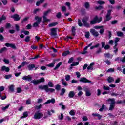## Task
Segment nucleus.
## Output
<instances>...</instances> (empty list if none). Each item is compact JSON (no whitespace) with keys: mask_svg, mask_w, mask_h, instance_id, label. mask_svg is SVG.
I'll return each mask as SVG.
<instances>
[{"mask_svg":"<svg viewBox=\"0 0 125 125\" xmlns=\"http://www.w3.org/2000/svg\"><path fill=\"white\" fill-rule=\"evenodd\" d=\"M61 65H62V62H61L56 65L55 68H54V70L55 71L57 70V69H58V68H59Z\"/></svg>","mask_w":125,"mask_h":125,"instance_id":"nucleus-29","label":"nucleus"},{"mask_svg":"<svg viewBox=\"0 0 125 125\" xmlns=\"http://www.w3.org/2000/svg\"><path fill=\"white\" fill-rule=\"evenodd\" d=\"M107 81L108 83H113L115 80H114V78L113 77L109 76L107 79Z\"/></svg>","mask_w":125,"mask_h":125,"instance_id":"nucleus-36","label":"nucleus"},{"mask_svg":"<svg viewBox=\"0 0 125 125\" xmlns=\"http://www.w3.org/2000/svg\"><path fill=\"white\" fill-rule=\"evenodd\" d=\"M73 61H74V57H72L70 58H69V59L68 61V64H71V63H73Z\"/></svg>","mask_w":125,"mask_h":125,"instance_id":"nucleus-46","label":"nucleus"},{"mask_svg":"<svg viewBox=\"0 0 125 125\" xmlns=\"http://www.w3.org/2000/svg\"><path fill=\"white\" fill-rule=\"evenodd\" d=\"M3 61L6 65H8V64H9V60L8 59H4Z\"/></svg>","mask_w":125,"mask_h":125,"instance_id":"nucleus-47","label":"nucleus"},{"mask_svg":"<svg viewBox=\"0 0 125 125\" xmlns=\"http://www.w3.org/2000/svg\"><path fill=\"white\" fill-rule=\"evenodd\" d=\"M117 36L118 37H123L124 36V33L122 31H118L117 32Z\"/></svg>","mask_w":125,"mask_h":125,"instance_id":"nucleus-53","label":"nucleus"},{"mask_svg":"<svg viewBox=\"0 0 125 125\" xmlns=\"http://www.w3.org/2000/svg\"><path fill=\"white\" fill-rule=\"evenodd\" d=\"M87 48H88L87 46L85 47L83 49V51L82 52L81 54H86V53H87V51H86L87 50Z\"/></svg>","mask_w":125,"mask_h":125,"instance_id":"nucleus-39","label":"nucleus"},{"mask_svg":"<svg viewBox=\"0 0 125 125\" xmlns=\"http://www.w3.org/2000/svg\"><path fill=\"white\" fill-rule=\"evenodd\" d=\"M82 22L83 23V26L84 27H86L87 28H89L90 25H89V23H87V20L85 18H83L82 19Z\"/></svg>","mask_w":125,"mask_h":125,"instance_id":"nucleus-10","label":"nucleus"},{"mask_svg":"<svg viewBox=\"0 0 125 125\" xmlns=\"http://www.w3.org/2000/svg\"><path fill=\"white\" fill-rule=\"evenodd\" d=\"M35 20H37L36 22L41 24V22H42V17H40L38 16H35Z\"/></svg>","mask_w":125,"mask_h":125,"instance_id":"nucleus-16","label":"nucleus"},{"mask_svg":"<svg viewBox=\"0 0 125 125\" xmlns=\"http://www.w3.org/2000/svg\"><path fill=\"white\" fill-rule=\"evenodd\" d=\"M93 65H94V63H90V64L87 67V69L91 70L92 71V70H93V67L92 66Z\"/></svg>","mask_w":125,"mask_h":125,"instance_id":"nucleus-31","label":"nucleus"},{"mask_svg":"<svg viewBox=\"0 0 125 125\" xmlns=\"http://www.w3.org/2000/svg\"><path fill=\"white\" fill-rule=\"evenodd\" d=\"M29 116V114L28 113V112L25 111L23 112V116L21 117L20 119H25V118H27Z\"/></svg>","mask_w":125,"mask_h":125,"instance_id":"nucleus-25","label":"nucleus"},{"mask_svg":"<svg viewBox=\"0 0 125 125\" xmlns=\"http://www.w3.org/2000/svg\"><path fill=\"white\" fill-rule=\"evenodd\" d=\"M4 71L6 72V73H8V72L10 71V69L9 67H7L5 65H3L1 68V72H3Z\"/></svg>","mask_w":125,"mask_h":125,"instance_id":"nucleus-13","label":"nucleus"},{"mask_svg":"<svg viewBox=\"0 0 125 125\" xmlns=\"http://www.w3.org/2000/svg\"><path fill=\"white\" fill-rule=\"evenodd\" d=\"M85 37L86 39H89V36H90V33H89V32H86L85 33Z\"/></svg>","mask_w":125,"mask_h":125,"instance_id":"nucleus-58","label":"nucleus"},{"mask_svg":"<svg viewBox=\"0 0 125 125\" xmlns=\"http://www.w3.org/2000/svg\"><path fill=\"white\" fill-rule=\"evenodd\" d=\"M30 83H33L34 85H38V84H40V81L39 80H33L31 81Z\"/></svg>","mask_w":125,"mask_h":125,"instance_id":"nucleus-17","label":"nucleus"},{"mask_svg":"<svg viewBox=\"0 0 125 125\" xmlns=\"http://www.w3.org/2000/svg\"><path fill=\"white\" fill-rule=\"evenodd\" d=\"M112 10L111 9L107 10V13L105 16L106 20L104 21V24H106V22H108V21H110V20L112 19V16H111V14H112Z\"/></svg>","mask_w":125,"mask_h":125,"instance_id":"nucleus-5","label":"nucleus"},{"mask_svg":"<svg viewBox=\"0 0 125 125\" xmlns=\"http://www.w3.org/2000/svg\"><path fill=\"white\" fill-rule=\"evenodd\" d=\"M10 105V104H7L6 106H5V107H3V106H2V107H1V110H2V111H3V112H5V111H6V110H7V109L8 108H9V106Z\"/></svg>","mask_w":125,"mask_h":125,"instance_id":"nucleus-28","label":"nucleus"},{"mask_svg":"<svg viewBox=\"0 0 125 125\" xmlns=\"http://www.w3.org/2000/svg\"><path fill=\"white\" fill-rule=\"evenodd\" d=\"M30 36L29 35L27 36L24 40L25 42H30Z\"/></svg>","mask_w":125,"mask_h":125,"instance_id":"nucleus-51","label":"nucleus"},{"mask_svg":"<svg viewBox=\"0 0 125 125\" xmlns=\"http://www.w3.org/2000/svg\"><path fill=\"white\" fill-rule=\"evenodd\" d=\"M61 10L62 12H65L67 11V8H66V6H63L61 7Z\"/></svg>","mask_w":125,"mask_h":125,"instance_id":"nucleus-52","label":"nucleus"},{"mask_svg":"<svg viewBox=\"0 0 125 125\" xmlns=\"http://www.w3.org/2000/svg\"><path fill=\"white\" fill-rule=\"evenodd\" d=\"M7 50V48L4 47L0 49V53H3V52H5V51H6Z\"/></svg>","mask_w":125,"mask_h":125,"instance_id":"nucleus-34","label":"nucleus"},{"mask_svg":"<svg viewBox=\"0 0 125 125\" xmlns=\"http://www.w3.org/2000/svg\"><path fill=\"white\" fill-rule=\"evenodd\" d=\"M9 28H11V24L9 23H7L5 25V28L9 29Z\"/></svg>","mask_w":125,"mask_h":125,"instance_id":"nucleus-61","label":"nucleus"},{"mask_svg":"<svg viewBox=\"0 0 125 125\" xmlns=\"http://www.w3.org/2000/svg\"><path fill=\"white\" fill-rule=\"evenodd\" d=\"M90 32L94 37H98V36H99V33H98V32L96 31V30L93 28L91 29L90 30Z\"/></svg>","mask_w":125,"mask_h":125,"instance_id":"nucleus-7","label":"nucleus"},{"mask_svg":"<svg viewBox=\"0 0 125 125\" xmlns=\"http://www.w3.org/2000/svg\"><path fill=\"white\" fill-rule=\"evenodd\" d=\"M125 93V91H122L121 92H120V94H117L115 92H113L110 94L111 96H118V95H120V96H124V94Z\"/></svg>","mask_w":125,"mask_h":125,"instance_id":"nucleus-14","label":"nucleus"},{"mask_svg":"<svg viewBox=\"0 0 125 125\" xmlns=\"http://www.w3.org/2000/svg\"><path fill=\"white\" fill-rule=\"evenodd\" d=\"M79 64H80V62H73L72 64H71L70 65L69 70H72V69H73V67H74V66H78V65H79Z\"/></svg>","mask_w":125,"mask_h":125,"instance_id":"nucleus-21","label":"nucleus"},{"mask_svg":"<svg viewBox=\"0 0 125 125\" xmlns=\"http://www.w3.org/2000/svg\"><path fill=\"white\" fill-rule=\"evenodd\" d=\"M4 78L6 80H9L10 78H12V74L6 75L4 76Z\"/></svg>","mask_w":125,"mask_h":125,"instance_id":"nucleus-40","label":"nucleus"},{"mask_svg":"<svg viewBox=\"0 0 125 125\" xmlns=\"http://www.w3.org/2000/svg\"><path fill=\"white\" fill-rule=\"evenodd\" d=\"M46 85H47L50 87H53V83H52V82H51V81H49L48 83V84Z\"/></svg>","mask_w":125,"mask_h":125,"instance_id":"nucleus-62","label":"nucleus"},{"mask_svg":"<svg viewBox=\"0 0 125 125\" xmlns=\"http://www.w3.org/2000/svg\"><path fill=\"white\" fill-rule=\"evenodd\" d=\"M103 89H104V90H110V87L106 86L104 85L103 86Z\"/></svg>","mask_w":125,"mask_h":125,"instance_id":"nucleus-55","label":"nucleus"},{"mask_svg":"<svg viewBox=\"0 0 125 125\" xmlns=\"http://www.w3.org/2000/svg\"><path fill=\"white\" fill-rule=\"evenodd\" d=\"M98 4H99L100 5H102L103 4H105V2L104 1L102 0H99L97 1Z\"/></svg>","mask_w":125,"mask_h":125,"instance_id":"nucleus-45","label":"nucleus"},{"mask_svg":"<svg viewBox=\"0 0 125 125\" xmlns=\"http://www.w3.org/2000/svg\"><path fill=\"white\" fill-rule=\"evenodd\" d=\"M92 115L93 117H97L98 120H101V119L102 118V115H100V114H99L98 113H92Z\"/></svg>","mask_w":125,"mask_h":125,"instance_id":"nucleus-18","label":"nucleus"},{"mask_svg":"<svg viewBox=\"0 0 125 125\" xmlns=\"http://www.w3.org/2000/svg\"><path fill=\"white\" fill-rule=\"evenodd\" d=\"M90 7V5H89V3L88 2H85L84 3V7L86 9H88Z\"/></svg>","mask_w":125,"mask_h":125,"instance_id":"nucleus-37","label":"nucleus"},{"mask_svg":"<svg viewBox=\"0 0 125 125\" xmlns=\"http://www.w3.org/2000/svg\"><path fill=\"white\" fill-rule=\"evenodd\" d=\"M42 18H43V21H42L43 23H47L50 21V20L48 19L45 16H42Z\"/></svg>","mask_w":125,"mask_h":125,"instance_id":"nucleus-23","label":"nucleus"},{"mask_svg":"<svg viewBox=\"0 0 125 125\" xmlns=\"http://www.w3.org/2000/svg\"><path fill=\"white\" fill-rule=\"evenodd\" d=\"M57 25H58V22H53L52 23L49 24L48 27H49V28H51L52 27H55V26H57Z\"/></svg>","mask_w":125,"mask_h":125,"instance_id":"nucleus-20","label":"nucleus"},{"mask_svg":"<svg viewBox=\"0 0 125 125\" xmlns=\"http://www.w3.org/2000/svg\"><path fill=\"white\" fill-rule=\"evenodd\" d=\"M9 89L11 92H13V91H14V86L13 85H11L9 88Z\"/></svg>","mask_w":125,"mask_h":125,"instance_id":"nucleus-49","label":"nucleus"},{"mask_svg":"<svg viewBox=\"0 0 125 125\" xmlns=\"http://www.w3.org/2000/svg\"><path fill=\"white\" fill-rule=\"evenodd\" d=\"M55 88L56 90H57V91H59V90H60V89L61 88V86L58 84L55 86Z\"/></svg>","mask_w":125,"mask_h":125,"instance_id":"nucleus-42","label":"nucleus"},{"mask_svg":"<svg viewBox=\"0 0 125 125\" xmlns=\"http://www.w3.org/2000/svg\"><path fill=\"white\" fill-rule=\"evenodd\" d=\"M27 68L29 71H31V70H33V69L36 68V65L35 64H29L27 66Z\"/></svg>","mask_w":125,"mask_h":125,"instance_id":"nucleus-24","label":"nucleus"},{"mask_svg":"<svg viewBox=\"0 0 125 125\" xmlns=\"http://www.w3.org/2000/svg\"><path fill=\"white\" fill-rule=\"evenodd\" d=\"M70 53H71V52H70L69 50H67L63 52L62 55V56H67V55H69Z\"/></svg>","mask_w":125,"mask_h":125,"instance_id":"nucleus-38","label":"nucleus"},{"mask_svg":"<svg viewBox=\"0 0 125 125\" xmlns=\"http://www.w3.org/2000/svg\"><path fill=\"white\" fill-rule=\"evenodd\" d=\"M74 96H75V91H70L68 94V97H69V98H73Z\"/></svg>","mask_w":125,"mask_h":125,"instance_id":"nucleus-22","label":"nucleus"},{"mask_svg":"<svg viewBox=\"0 0 125 125\" xmlns=\"http://www.w3.org/2000/svg\"><path fill=\"white\" fill-rule=\"evenodd\" d=\"M104 108H107V106H106V105L104 104H102L101 108L99 109L100 112L103 111V110H104Z\"/></svg>","mask_w":125,"mask_h":125,"instance_id":"nucleus-50","label":"nucleus"},{"mask_svg":"<svg viewBox=\"0 0 125 125\" xmlns=\"http://www.w3.org/2000/svg\"><path fill=\"white\" fill-rule=\"evenodd\" d=\"M30 19V17H27L24 18L21 21V24H23V23H25V22H27Z\"/></svg>","mask_w":125,"mask_h":125,"instance_id":"nucleus-26","label":"nucleus"},{"mask_svg":"<svg viewBox=\"0 0 125 125\" xmlns=\"http://www.w3.org/2000/svg\"><path fill=\"white\" fill-rule=\"evenodd\" d=\"M49 103H52V104H54V103H55V99L54 98H52L51 100H48L43 104V105L49 104Z\"/></svg>","mask_w":125,"mask_h":125,"instance_id":"nucleus-15","label":"nucleus"},{"mask_svg":"<svg viewBox=\"0 0 125 125\" xmlns=\"http://www.w3.org/2000/svg\"><path fill=\"white\" fill-rule=\"evenodd\" d=\"M6 20V16L3 14L1 17H0V24L2 23V21H5Z\"/></svg>","mask_w":125,"mask_h":125,"instance_id":"nucleus-19","label":"nucleus"},{"mask_svg":"<svg viewBox=\"0 0 125 125\" xmlns=\"http://www.w3.org/2000/svg\"><path fill=\"white\" fill-rule=\"evenodd\" d=\"M65 92H66V89H65V88H62L61 90V92L60 93V95L61 96H63V95H64V94H65Z\"/></svg>","mask_w":125,"mask_h":125,"instance_id":"nucleus-35","label":"nucleus"},{"mask_svg":"<svg viewBox=\"0 0 125 125\" xmlns=\"http://www.w3.org/2000/svg\"><path fill=\"white\" fill-rule=\"evenodd\" d=\"M69 114L71 116H75L76 115V112H75V110L72 109L71 111H70Z\"/></svg>","mask_w":125,"mask_h":125,"instance_id":"nucleus-43","label":"nucleus"},{"mask_svg":"<svg viewBox=\"0 0 125 125\" xmlns=\"http://www.w3.org/2000/svg\"><path fill=\"white\" fill-rule=\"evenodd\" d=\"M80 82L83 83H91V81L86 79L85 77H82L80 79Z\"/></svg>","mask_w":125,"mask_h":125,"instance_id":"nucleus-9","label":"nucleus"},{"mask_svg":"<svg viewBox=\"0 0 125 125\" xmlns=\"http://www.w3.org/2000/svg\"><path fill=\"white\" fill-rule=\"evenodd\" d=\"M11 18H13L14 21H19L21 19V17H19V15L15 14L11 16Z\"/></svg>","mask_w":125,"mask_h":125,"instance_id":"nucleus-8","label":"nucleus"},{"mask_svg":"<svg viewBox=\"0 0 125 125\" xmlns=\"http://www.w3.org/2000/svg\"><path fill=\"white\" fill-rule=\"evenodd\" d=\"M104 63H106V64H107V65H108V66H110V65H111V62L109 61V60H104Z\"/></svg>","mask_w":125,"mask_h":125,"instance_id":"nucleus-44","label":"nucleus"},{"mask_svg":"<svg viewBox=\"0 0 125 125\" xmlns=\"http://www.w3.org/2000/svg\"><path fill=\"white\" fill-rule=\"evenodd\" d=\"M78 26L83 27V23H82V21L80 19H78Z\"/></svg>","mask_w":125,"mask_h":125,"instance_id":"nucleus-60","label":"nucleus"},{"mask_svg":"<svg viewBox=\"0 0 125 125\" xmlns=\"http://www.w3.org/2000/svg\"><path fill=\"white\" fill-rule=\"evenodd\" d=\"M85 95L87 97L90 96V95H91V93L90 92H89V91L86 90L85 91Z\"/></svg>","mask_w":125,"mask_h":125,"instance_id":"nucleus-64","label":"nucleus"},{"mask_svg":"<svg viewBox=\"0 0 125 125\" xmlns=\"http://www.w3.org/2000/svg\"><path fill=\"white\" fill-rule=\"evenodd\" d=\"M108 102H110L111 101V103L109 105V111H113L114 109H115V106H116V101H115L114 98H109L107 99Z\"/></svg>","mask_w":125,"mask_h":125,"instance_id":"nucleus-1","label":"nucleus"},{"mask_svg":"<svg viewBox=\"0 0 125 125\" xmlns=\"http://www.w3.org/2000/svg\"><path fill=\"white\" fill-rule=\"evenodd\" d=\"M58 29V28L57 27L51 28L50 29V33L49 34L50 36L51 37H53L55 39H57V38H58V35L57 34Z\"/></svg>","mask_w":125,"mask_h":125,"instance_id":"nucleus-2","label":"nucleus"},{"mask_svg":"<svg viewBox=\"0 0 125 125\" xmlns=\"http://www.w3.org/2000/svg\"><path fill=\"white\" fill-rule=\"evenodd\" d=\"M62 84L64 86H67L68 85V83H67V82L65 81V79H62Z\"/></svg>","mask_w":125,"mask_h":125,"instance_id":"nucleus-32","label":"nucleus"},{"mask_svg":"<svg viewBox=\"0 0 125 125\" xmlns=\"http://www.w3.org/2000/svg\"><path fill=\"white\" fill-rule=\"evenodd\" d=\"M115 72V69L113 68H109L107 70V73H114Z\"/></svg>","mask_w":125,"mask_h":125,"instance_id":"nucleus-54","label":"nucleus"},{"mask_svg":"<svg viewBox=\"0 0 125 125\" xmlns=\"http://www.w3.org/2000/svg\"><path fill=\"white\" fill-rule=\"evenodd\" d=\"M100 45V44L97 43L94 46H91L90 48V49L92 50V49H93V48H97V47H99Z\"/></svg>","mask_w":125,"mask_h":125,"instance_id":"nucleus-41","label":"nucleus"},{"mask_svg":"<svg viewBox=\"0 0 125 125\" xmlns=\"http://www.w3.org/2000/svg\"><path fill=\"white\" fill-rule=\"evenodd\" d=\"M111 25H115V24H118V20H113L111 22Z\"/></svg>","mask_w":125,"mask_h":125,"instance_id":"nucleus-63","label":"nucleus"},{"mask_svg":"<svg viewBox=\"0 0 125 125\" xmlns=\"http://www.w3.org/2000/svg\"><path fill=\"white\" fill-rule=\"evenodd\" d=\"M42 117H43V114L39 111H37L34 114V118L36 119V120H40V119L42 118Z\"/></svg>","mask_w":125,"mask_h":125,"instance_id":"nucleus-6","label":"nucleus"},{"mask_svg":"<svg viewBox=\"0 0 125 125\" xmlns=\"http://www.w3.org/2000/svg\"><path fill=\"white\" fill-rule=\"evenodd\" d=\"M95 9L96 10H101V9H103V6L99 5L98 6H96L95 7Z\"/></svg>","mask_w":125,"mask_h":125,"instance_id":"nucleus-30","label":"nucleus"},{"mask_svg":"<svg viewBox=\"0 0 125 125\" xmlns=\"http://www.w3.org/2000/svg\"><path fill=\"white\" fill-rule=\"evenodd\" d=\"M5 46H6V47H11L13 49H16V46L15 45V44L14 43H6Z\"/></svg>","mask_w":125,"mask_h":125,"instance_id":"nucleus-11","label":"nucleus"},{"mask_svg":"<svg viewBox=\"0 0 125 125\" xmlns=\"http://www.w3.org/2000/svg\"><path fill=\"white\" fill-rule=\"evenodd\" d=\"M44 2V0H40L36 2V6H40L41 3H43Z\"/></svg>","mask_w":125,"mask_h":125,"instance_id":"nucleus-33","label":"nucleus"},{"mask_svg":"<svg viewBox=\"0 0 125 125\" xmlns=\"http://www.w3.org/2000/svg\"><path fill=\"white\" fill-rule=\"evenodd\" d=\"M32 77L31 75H28L27 76L25 75L22 77L23 81H27L28 82H31L32 81Z\"/></svg>","mask_w":125,"mask_h":125,"instance_id":"nucleus-12","label":"nucleus"},{"mask_svg":"<svg viewBox=\"0 0 125 125\" xmlns=\"http://www.w3.org/2000/svg\"><path fill=\"white\" fill-rule=\"evenodd\" d=\"M72 35L74 37L76 36V27H75L74 26H73L72 28Z\"/></svg>","mask_w":125,"mask_h":125,"instance_id":"nucleus-27","label":"nucleus"},{"mask_svg":"<svg viewBox=\"0 0 125 125\" xmlns=\"http://www.w3.org/2000/svg\"><path fill=\"white\" fill-rule=\"evenodd\" d=\"M50 12V10H48L46 11H45L44 13H43V16H45L46 17V16H47V14H48V13Z\"/></svg>","mask_w":125,"mask_h":125,"instance_id":"nucleus-56","label":"nucleus"},{"mask_svg":"<svg viewBox=\"0 0 125 125\" xmlns=\"http://www.w3.org/2000/svg\"><path fill=\"white\" fill-rule=\"evenodd\" d=\"M101 21H102V17L98 18V16H95L93 20L90 21V25H94V24H96V23H100Z\"/></svg>","mask_w":125,"mask_h":125,"instance_id":"nucleus-3","label":"nucleus"},{"mask_svg":"<svg viewBox=\"0 0 125 125\" xmlns=\"http://www.w3.org/2000/svg\"><path fill=\"white\" fill-rule=\"evenodd\" d=\"M113 49H114L113 52L115 53V54H117L118 51H119V48H118V47H117L116 46H114Z\"/></svg>","mask_w":125,"mask_h":125,"instance_id":"nucleus-48","label":"nucleus"},{"mask_svg":"<svg viewBox=\"0 0 125 125\" xmlns=\"http://www.w3.org/2000/svg\"><path fill=\"white\" fill-rule=\"evenodd\" d=\"M58 119L59 120H64V115L63 114V113H61V116H58Z\"/></svg>","mask_w":125,"mask_h":125,"instance_id":"nucleus-59","label":"nucleus"},{"mask_svg":"<svg viewBox=\"0 0 125 125\" xmlns=\"http://www.w3.org/2000/svg\"><path fill=\"white\" fill-rule=\"evenodd\" d=\"M39 88L42 90L44 89L46 92H48V91H49L51 93L55 91V89L53 88H49L48 85H43V86L41 85L39 86Z\"/></svg>","mask_w":125,"mask_h":125,"instance_id":"nucleus-4","label":"nucleus"},{"mask_svg":"<svg viewBox=\"0 0 125 125\" xmlns=\"http://www.w3.org/2000/svg\"><path fill=\"white\" fill-rule=\"evenodd\" d=\"M61 16H62V15L61 14V12L57 13L56 15L57 18H58V19H60V18H61Z\"/></svg>","mask_w":125,"mask_h":125,"instance_id":"nucleus-57","label":"nucleus"}]
</instances>
